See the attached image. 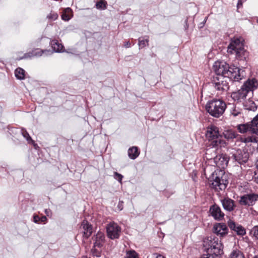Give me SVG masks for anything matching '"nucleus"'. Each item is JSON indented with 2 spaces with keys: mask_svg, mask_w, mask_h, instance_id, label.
Returning a JSON list of instances; mask_svg holds the SVG:
<instances>
[{
  "mask_svg": "<svg viewBox=\"0 0 258 258\" xmlns=\"http://www.w3.org/2000/svg\"><path fill=\"white\" fill-rule=\"evenodd\" d=\"M249 123L250 126L252 127L253 134L258 135V114Z\"/></svg>",
  "mask_w": 258,
  "mask_h": 258,
  "instance_id": "25",
  "label": "nucleus"
},
{
  "mask_svg": "<svg viewBox=\"0 0 258 258\" xmlns=\"http://www.w3.org/2000/svg\"><path fill=\"white\" fill-rule=\"evenodd\" d=\"M220 201L225 210L228 212H232L234 210L236 206L234 200L228 197H226L221 199Z\"/></svg>",
  "mask_w": 258,
  "mask_h": 258,
  "instance_id": "17",
  "label": "nucleus"
},
{
  "mask_svg": "<svg viewBox=\"0 0 258 258\" xmlns=\"http://www.w3.org/2000/svg\"><path fill=\"white\" fill-rule=\"evenodd\" d=\"M156 255V258H164V256L161 254H157Z\"/></svg>",
  "mask_w": 258,
  "mask_h": 258,
  "instance_id": "48",
  "label": "nucleus"
},
{
  "mask_svg": "<svg viewBox=\"0 0 258 258\" xmlns=\"http://www.w3.org/2000/svg\"><path fill=\"white\" fill-rule=\"evenodd\" d=\"M252 258H258V255L254 256Z\"/></svg>",
  "mask_w": 258,
  "mask_h": 258,
  "instance_id": "50",
  "label": "nucleus"
},
{
  "mask_svg": "<svg viewBox=\"0 0 258 258\" xmlns=\"http://www.w3.org/2000/svg\"><path fill=\"white\" fill-rule=\"evenodd\" d=\"M107 235L111 239H118L121 233V227L114 222H110L106 226Z\"/></svg>",
  "mask_w": 258,
  "mask_h": 258,
  "instance_id": "8",
  "label": "nucleus"
},
{
  "mask_svg": "<svg viewBox=\"0 0 258 258\" xmlns=\"http://www.w3.org/2000/svg\"><path fill=\"white\" fill-rule=\"evenodd\" d=\"M80 228L83 230V237L85 238H88L92 233V226L86 220L82 221Z\"/></svg>",
  "mask_w": 258,
  "mask_h": 258,
  "instance_id": "18",
  "label": "nucleus"
},
{
  "mask_svg": "<svg viewBox=\"0 0 258 258\" xmlns=\"http://www.w3.org/2000/svg\"><path fill=\"white\" fill-rule=\"evenodd\" d=\"M253 179L254 181L258 184V170L254 172Z\"/></svg>",
  "mask_w": 258,
  "mask_h": 258,
  "instance_id": "41",
  "label": "nucleus"
},
{
  "mask_svg": "<svg viewBox=\"0 0 258 258\" xmlns=\"http://www.w3.org/2000/svg\"><path fill=\"white\" fill-rule=\"evenodd\" d=\"M247 94V91H246L241 87L240 89L238 91L232 92L231 97L234 101L241 102L245 100Z\"/></svg>",
  "mask_w": 258,
  "mask_h": 258,
  "instance_id": "13",
  "label": "nucleus"
},
{
  "mask_svg": "<svg viewBox=\"0 0 258 258\" xmlns=\"http://www.w3.org/2000/svg\"><path fill=\"white\" fill-rule=\"evenodd\" d=\"M124 258H139L138 254L134 250L126 251Z\"/></svg>",
  "mask_w": 258,
  "mask_h": 258,
  "instance_id": "33",
  "label": "nucleus"
},
{
  "mask_svg": "<svg viewBox=\"0 0 258 258\" xmlns=\"http://www.w3.org/2000/svg\"><path fill=\"white\" fill-rule=\"evenodd\" d=\"M252 127L250 126L249 122L246 123L238 124L237 126L238 131L241 134L249 133L250 134H253Z\"/></svg>",
  "mask_w": 258,
  "mask_h": 258,
  "instance_id": "21",
  "label": "nucleus"
},
{
  "mask_svg": "<svg viewBox=\"0 0 258 258\" xmlns=\"http://www.w3.org/2000/svg\"><path fill=\"white\" fill-rule=\"evenodd\" d=\"M250 235L254 239L258 240V225L253 226L249 232Z\"/></svg>",
  "mask_w": 258,
  "mask_h": 258,
  "instance_id": "32",
  "label": "nucleus"
},
{
  "mask_svg": "<svg viewBox=\"0 0 258 258\" xmlns=\"http://www.w3.org/2000/svg\"><path fill=\"white\" fill-rule=\"evenodd\" d=\"M114 178L115 179L117 180L119 182H121V180L123 178V176L121 174L117 173V172H114Z\"/></svg>",
  "mask_w": 258,
  "mask_h": 258,
  "instance_id": "38",
  "label": "nucleus"
},
{
  "mask_svg": "<svg viewBox=\"0 0 258 258\" xmlns=\"http://www.w3.org/2000/svg\"><path fill=\"white\" fill-rule=\"evenodd\" d=\"M72 11L71 8H66L64 10L61 16V19L64 21H69L71 19L70 14H71L72 13Z\"/></svg>",
  "mask_w": 258,
  "mask_h": 258,
  "instance_id": "28",
  "label": "nucleus"
},
{
  "mask_svg": "<svg viewBox=\"0 0 258 258\" xmlns=\"http://www.w3.org/2000/svg\"><path fill=\"white\" fill-rule=\"evenodd\" d=\"M146 38L144 39H142L141 38H139L138 39L139 41V46L140 49H142L145 47L146 46H148L149 45V37L145 36Z\"/></svg>",
  "mask_w": 258,
  "mask_h": 258,
  "instance_id": "31",
  "label": "nucleus"
},
{
  "mask_svg": "<svg viewBox=\"0 0 258 258\" xmlns=\"http://www.w3.org/2000/svg\"><path fill=\"white\" fill-rule=\"evenodd\" d=\"M201 258H219L218 255H213V254H207L203 255Z\"/></svg>",
  "mask_w": 258,
  "mask_h": 258,
  "instance_id": "40",
  "label": "nucleus"
},
{
  "mask_svg": "<svg viewBox=\"0 0 258 258\" xmlns=\"http://www.w3.org/2000/svg\"><path fill=\"white\" fill-rule=\"evenodd\" d=\"M47 221V218L45 216H43L40 217V222L45 223Z\"/></svg>",
  "mask_w": 258,
  "mask_h": 258,
  "instance_id": "45",
  "label": "nucleus"
},
{
  "mask_svg": "<svg viewBox=\"0 0 258 258\" xmlns=\"http://www.w3.org/2000/svg\"><path fill=\"white\" fill-rule=\"evenodd\" d=\"M245 142H256V140L255 137H248L245 138Z\"/></svg>",
  "mask_w": 258,
  "mask_h": 258,
  "instance_id": "39",
  "label": "nucleus"
},
{
  "mask_svg": "<svg viewBox=\"0 0 258 258\" xmlns=\"http://www.w3.org/2000/svg\"><path fill=\"white\" fill-rule=\"evenodd\" d=\"M203 245L208 252L215 255H220L223 253V245L215 235H211L203 240Z\"/></svg>",
  "mask_w": 258,
  "mask_h": 258,
  "instance_id": "4",
  "label": "nucleus"
},
{
  "mask_svg": "<svg viewBox=\"0 0 258 258\" xmlns=\"http://www.w3.org/2000/svg\"><path fill=\"white\" fill-rule=\"evenodd\" d=\"M229 158L226 154H221L216 155L214 158V162L219 168L224 169L227 167Z\"/></svg>",
  "mask_w": 258,
  "mask_h": 258,
  "instance_id": "12",
  "label": "nucleus"
},
{
  "mask_svg": "<svg viewBox=\"0 0 258 258\" xmlns=\"http://www.w3.org/2000/svg\"><path fill=\"white\" fill-rule=\"evenodd\" d=\"M206 136L211 142V145L213 147L221 146L225 144V141L221 139V136L219 134L218 128L215 126H211L207 128Z\"/></svg>",
  "mask_w": 258,
  "mask_h": 258,
  "instance_id": "6",
  "label": "nucleus"
},
{
  "mask_svg": "<svg viewBox=\"0 0 258 258\" xmlns=\"http://www.w3.org/2000/svg\"><path fill=\"white\" fill-rule=\"evenodd\" d=\"M117 208L119 211H121L123 208V201H119L117 205Z\"/></svg>",
  "mask_w": 258,
  "mask_h": 258,
  "instance_id": "42",
  "label": "nucleus"
},
{
  "mask_svg": "<svg viewBox=\"0 0 258 258\" xmlns=\"http://www.w3.org/2000/svg\"><path fill=\"white\" fill-rule=\"evenodd\" d=\"M255 165H256V167L258 168V158L255 162Z\"/></svg>",
  "mask_w": 258,
  "mask_h": 258,
  "instance_id": "49",
  "label": "nucleus"
},
{
  "mask_svg": "<svg viewBox=\"0 0 258 258\" xmlns=\"http://www.w3.org/2000/svg\"><path fill=\"white\" fill-rule=\"evenodd\" d=\"M45 213H46V214H47L48 211H47V209H46V210H45Z\"/></svg>",
  "mask_w": 258,
  "mask_h": 258,
  "instance_id": "52",
  "label": "nucleus"
},
{
  "mask_svg": "<svg viewBox=\"0 0 258 258\" xmlns=\"http://www.w3.org/2000/svg\"><path fill=\"white\" fill-rule=\"evenodd\" d=\"M92 239L94 241L93 244L94 247L100 248L105 242V235L103 233L99 231L92 237Z\"/></svg>",
  "mask_w": 258,
  "mask_h": 258,
  "instance_id": "20",
  "label": "nucleus"
},
{
  "mask_svg": "<svg viewBox=\"0 0 258 258\" xmlns=\"http://www.w3.org/2000/svg\"><path fill=\"white\" fill-rule=\"evenodd\" d=\"M231 158L239 164H242L248 161L249 154L247 152L239 149L232 153Z\"/></svg>",
  "mask_w": 258,
  "mask_h": 258,
  "instance_id": "10",
  "label": "nucleus"
},
{
  "mask_svg": "<svg viewBox=\"0 0 258 258\" xmlns=\"http://www.w3.org/2000/svg\"><path fill=\"white\" fill-rule=\"evenodd\" d=\"M229 258H245L243 253L238 249H233L229 255Z\"/></svg>",
  "mask_w": 258,
  "mask_h": 258,
  "instance_id": "26",
  "label": "nucleus"
},
{
  "mask_svg": "<svg viewBox=\"0 0 258 258\" xmlns=\"http://www.w3.org/2000/svg\"><path fill=\"white\" fill-rule=\"evenodd\" d=\"M216 77L219 76L229 77L232 81L238 82L243 79V71L235 66H229L224 61H216L213 66Z\"/></svg>",
  "mask_w": 258,
  "mask_h": 258,
  "instance_id": "1",
  "label": "nucleus"
},
{
  "mask_svg": "<svg viewBox=\"0 0 258 258\" xmlns=\"http://www.w3.org/2000/svg\"><path fill=\"white\" fill-rule=\"evenodd\" d=\"M83 258H88V257H83Z\"/></svg>",
  "mask_w": 258,
  "mask_h": 258,
  "instance_id": "53",
  "label": "nucleus"
},
{
  "mask_svg": "<svg viewBox=\"0 0 258 258\" xmlns=\"http://www.w3.org/2000/svg\"><path fill=\"white\" fill-rule=\"evenodd\" d=\"M209 213L213 218L217 221L222 220L224 217V213L221 211L220 207L214 204L210 206Z\"/></svg>",
  "mask_w": 258,
  "mask_h": 258,
  "instance_id": "11",
  "label": "nucleus"
},
{
  "mask_svg": "<svg viewBox=\"0 0 258 258\" xmlns=\"http://www.w3.org/2000/svg\"><path fill=\"white\" fill-rule=\"evenodd\" d=\"M40 217H39L38 215H34L33 216V221L34 222L37 223L40 222Z\"/></svg>",
  "mask_w": 258,
  "mask_h": 258,
  "instance_id": "43",
  "label": "nucleus"
},
{
  "mask_svg": "<svg viewBox=\"0 0 258 258\" xmlns=\"http://www.w3.org/2000/svg\"><path fill=\"white\" fill-rule=\"evenodd\" d=\"M50 52V51L49 50L46 49L42 50L36 48L32 50L31 52L24 54L22 58H27L34 56L38 57L41 56L43 53H49Z\"/></svg>",
  "mask_w": 258,
  "mask_h": 258,
  "instance_id": "19",
  "label": "nucleus"
},
{
  "mask_svg": "<svg viewBox=\"0 0 258 258\" xmlns=\"http://www.w3.org/2000/svg\"><path fill=\"white\" fill-rule=\"evenodd\" d=\"M228 226L238 235L243 236L246 234V230L242 225L236 223L232 220L228 221Z\"/></svg>",
  "mask_w": 258,
  "mask_h": 258,
  "instance_id": "16",
  "label": "nucleus"
},
{
  "mask_svg": "<svg viewBox=\"0 0 258 258\" xmlns=\"http://www.w3.org/2000/svg\"><path fill=\"white\" fill-rule=\"evenodd\" d=\"M227 52L235 54L236 57L239 59H245L248 56V52L244 49L243 39L242 38H233L227 48Z\"/></svg>",
  "mask_w": 258,
  "mask_h": 258,
  "instance_id": "3",
  "label": "nucleus"
},
{
  "mask_svg": "<svg viewBox=\"0 0 258 258\" xmlns=\"http://www.w3.org/2000/svg\"><path fill=\"white\" fill-rule=\"evenodd\" d=\"M232 81L229 77L222 76L214 77L212 84L215 88L221 93L226 92L229 88V81Z\"/></svg>",
  "mask_w": 258,
  "mask_h": 258,
  "instance_id": "7",
  "label": "nucleus"
},
{
  "mask_svg": "<svg viewBox=\"0 0 258 258\" xmlns=\"http://www.w3.org/2000/svg\"><path fill=\"white\" fill-rule=\"evenodd\" d=\"M16 77L19 80H23L25 78V71L20 68H17L15 72Z\"/></svg>",
  "mask_w": 258,
  "mask_h": 258,
  "instance_id": "29",
  "label": "nucleus"
},
{
  "mask_svg": "<svg viewBox=\"0 0 258 258\" xmlns=\"http://www.w3.org/2000/svg\"><path fill=\"white\" fill-rule=\"evenodd\" d=\"M127 153L128 157L131 159L134 160L139 156L140 152L137 147L134 146L128 149Z\"/></svg>",
  "mask_w": 258,
  "mask_h": 258,
  "instance_id": "23",
  "label": "nucleus"
},
{
  "mask_svg": "<svg viewBox=\"0 0 258 258\" xmlns=\"http://www.w3.org/2000/svg\"><path fill=\"white\" fill-rule=\"evenodd\" d=\"M258 200V195L256 194H246L240 197L239 203L241 206H252Z\"/></svg>",
  "mask_w": 258,
  "mask_h": 258,
  "instance_id": "9",
  "label": "nucleus"
},
{
  "mask_svg": "<svg viewBox=\"0 0 258 258\" xmlns=\"http://www.w3.org/2000/svg\"><path fill=\"white\" fill-rule=\"evenodd\" d=\"M22 135L24 137V138H25L29 143L33 141L32 138H31L28 133L26 130H22Z\"/></svg>",
  "mask_w": 258,
  "mask_h": 258,
  "instance_id": "37",
  "label": "nucleus"
},
{
  "mask_svg": "<svg viewBox=\"0 0 258 258\" xmlns=\"http://www.w3.org/2000/svg\"><path fill=\"white\" fill-rule=\"evenodd\" d=\"M258 87V82L255 78L248 79L242 85L241 87L248 93L249 92H253Z\"/></svg>",
  "mask_w": 258,
  "mask_h": 258,
  "instance_id": "15",
  "label": "nucleus"
},
{
  "mask_svg": "<svg viewBox=\"0 0 258 258\" xmlns=\"http://www.w3.org/2000/svg\"><path fill=\"white\" fill-rule=\"evenodd\" d=\"M246 0H238L237 4V7L238 9H239L242 6V4L243 2H245Z\"/></svg>",
  "mask_w": 258,
  "mask_h": 258,
  "instance_id": "44",
  "label": "nucleus"
},
{
  "mask_svg": "<svg viewBox=\"0 0 258 258\" xmlns=\"http://www.w3.org/2000/svg\"><path fill=\"white\" fill-rule=\"evenodd\" d=\"M58 16L56 13L51 11L47 16V18L52 21H55L58 18Z\"/></svg>",
  "mask_w": 258,
  "mask_h": 258,
  "instance_id": "35",
  "label": "nucleus"
},
{
  "mask_svg": "<svg viewBox=\"0 0 258 258\" xmlns=\"http://www.w3.org/2000/svg\"><path fill=\"white\" fill-rule=\"evenodd\" d=\"M227 105L221 99H213L209 101L206 105V109L212 116L219 118L223 115Z\"/></svg>",
  "mask_w": 258,
  "mask_h": 258,
  "instance_id": "5",
  "label": "nucleus"
},
{
  "mask_svg": "<svg viewBox=\"0 0 258 258\" xmlns=\"http://www.w3.org/2000/svg\"><path fill=\"white\" fill-rule=\"evenodd\" d=\"M208 181L210 187L218 191L224 190L228 184L227 175L222 169L215 170L209 176Z\"/></svg>",
  "mask_w": 258,
  "mask_h": 258,
  "instance_id": "2",
  "label": "nucleus"
},
{
  "mask_svg": "<svg viewBox=\"0 0 258 258\" xmlns=\"http://www.w3.org/2000/svg\"><path fill=\"white\" fill-rule=\"evenodd\" d=\"M96 247H94L93 245V248L91 249V252L93 256H95L96 257H100L101 256V250H98L96 248Z\"/></svg>",
  "mask_w": 258,
  "mask_h": 258,
  "instance_id": "36",
  "label": "nucleus"
},
{
  "mask_svg": "<svg viewBox=\"0 0 258 258\" xmlns=\"http://www.w3.org/2000/svg\"><path fill=\"white\" fill-rule=\"evenodd\" d=\"M237 135L236 133L232 130H224L222 133V136L228 141L236 138Z\"/></svg>",
  "mask_w": 258,
  "mask_h": 258,
  "instance_id": "22",
  "label": "nucleus"
},
{
  "mask_svg": "<svg viewBox=\"0 0 258 258\" xmlns=\"http://www.w3.org/2000/svg\"><path fill=\"white\" fill-rule=\"evenodd\" d=\"M185 29H187L188 27V25L187 24V19H186L185 21V26H184Z\"/></svg>",
  "mask_w": 258,
  "mask_h": 258,
  "instance_id": "47",
  "label": "nucleus"
},
{
  "mask_svg": "<svg viewBox=\"0 0 258 258\" xmlns=\"http://www.w3.org/2000/svg\"><path fill=\"white\" fill-rule=\"evenodd\" d=\"M244 106L245 109L253 111L256 110L257 109V106L254 102L251 100H249L248 102H246L244 104Z\"/></svg>",
  "mask_w": 258,
  "mask_h": 258,
  "instance_id": "30",
  "label": "nucleus"
},
{
  "mask_svg": "<svg viewBox=\"0 0 258 258\" xmlns=\"http://www.w3.org/2000/svg\"><path fill=\"white\" fill-rule=\"evenodd\" d=\"M50 44L53 50L56 52L63 51L64 47L62 44L59 43L57 40H53L51 41Z\"/></svg>",
  "mask_w": 258,
  "mask_h": 258,
  "instance_id": "24",
  "label": "nucleus"
},
{
  "mask_svg": "<svg viewBox=\"0 0 258 258\" xmlns=\"http://www.w3.org/2000/svg\"><path fill=\"white\" fill-rule=\"evenodd\" d=\"M228 229L224 223H217L214 225L213 232L218 236L224 237L228 234Z\"/></svg>",
  "mask_w": 258,
  "mask_h": 258,
  "instance_id": "14",
  "label": "nucleus"
},
{
  "mask_svg": "<svg viewBox=\"0 0 258 258\" xmlns=\"http://www.w3.org/2000/svg\"><path fill=\"white\" fill-rule=\"evenodd\" d=\"M107 3L104 0H101L96 4V7L97 9L104 10L106 8Z\"/></svg>",
  "mask_w": 258,
  "mask_h": 258,
  "instance_id": "34",
  "label": "nucleus"
},
{
  "mask_svg": "<svg viewBox=\"0 0 258 258\" xmlns=\"http://www.w3.org/2000/svg\"><path fill=\"white\" fill-rule=\"evenodd\" d=\"M242 110L241 108L236 106L235 104H233L230 109V113L234 116H237L242 114Z\"/></svg>",
  "mask_w": 258,
  "mask_h": 258,
  "instance_id": "27",
  "label": "nucleus"
},
{
  "mask_svg": "<svg viewBox=\"0 0 258 258\" xmlns=\"http://www.w3.org/2000/svg\"><path fill=\"white\" fill-rule=\"evenodd\" d=\"M124 46L125 47H130V41H126V42H125L124 44Z\"/></svg>",
  "mask_w": 258,
  "mask_h": 258,
  "instance_id": "46",
  "label": "nucleus"
},
{
  "mask_svg": "<svg viewBox=\"0 0 258 258\" xmlns=\"http://www.w3.org/2000/svg\"><path fill=\"white\" fill-rule=\"evenodd\" d=\"M210 151V150H207V152H206V155H208V152H209Z\"/></svg>",
  "mask_w": 258,
  "mask_h": 258,
  "instance_id": "51",
  "label": "nucleus"
}]
</instances>
